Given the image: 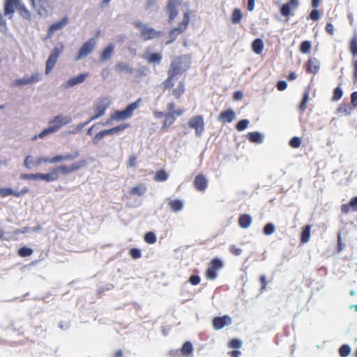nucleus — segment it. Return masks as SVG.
<instances>
[{
    "label": "nucleus",
    "instance_id": "26",
    "mask_svg": "<svg viewBox=\"0 0 357 357\" xmlns=\"http://www.w3.org/2000/svg\"><path fill=\"white\" fill-rule=\"evenodd\" d=\"M351 211H357V197L351 198L348 204L341 205V212L342 213L347 214Z\"/></svg>",
    "mask_w": 357,
    "mask_h": 357
},
{
    "label": "nucleus",
    "instance_id": "34",
    "mask_svg": "<svg viewBox=\"0 0 357 357\" xmlns=\"http://www.w3.org/2000/svg\"><path fill=\"white\" fill-rule=\"evenodd\" d=\"M310 230L311 226L310 225H305L303 227L301 236V243L305 244L309 241L310 238Z\"/></svg>",
    "mask_w": 357,
    "mask_h": 357
},
{
    "label": "nucleus",
    "instance_id": "30",
    "mask_svg": "<svg viewBox=\"0 0 357 357\" xmlns=\"http://www.w3.org/2000/svg\"><path fill=\"white\" fill-rule=\"evenodd\" d=\"M114 70L117 73H125L127 74H132L134 69L127 63L119 62L114 66Z\"/></svg>",
    "mask_w": 357,
    "mask_h": 357
},
{
    "label": "nucleus",
    "instance_id": "57",
    "mask_svg": "<svg viewBox=\"0 0 357 357\" xmlns=\"http://www.w3.org/2000/svg\"><path fill=\"white\" fill-rule=\"evenodd\" d=\"M200 280H201V279H200L199 276L197 275H191L188 279L189 282L192 285H197L198 284H199Z\"/></svg>",
    "mask_w": 357,
    "mask_h": 357
},
{
    "label": "nucleus",
    "instance_id": "35",
    "mask_svg": "<svg viewBox=\"0 0 357 357\" xmlns=\"http://www.w3.org/2000/svg\"><path fill=\"white\" fill-rule=\"evenodd\" d=\"M168 204H169L171 210L174 212H178V211H181L183 207V202L180 199L170 200Z\"/></svg>",
    "mask_w": 357,
    "mask_h": 357
},
{
    "label": "nucleus",
    "instance_id": "45",
    "mask_svg": "<svg viewBox=\"0 0 357 357\" xmlns=\"http://www.w3.org/2000/svg\"><path fill=\"white\" fill-rule=\"evenodd\" d=\"M33 253V250L29 248L22 247L20 248L17 251V254L19 256L22 257H26L31 255Z\"/></svg>",
    "mask_w": 357,
    "mask_h": 357
},
{
    "label": "nucleus",
    "instance_id": "56",
    "mask_svg": "<svg viewBox=\"0 0 357 357\" xmlns=\"http://www.w3.org/2000/svg\"><path fill=\"white\" fill-rule=\"evenodd\" d=\"M320 17V12L317 9L314 8L310 13L309 18L313 21H317Z\"/></svg>",
    "mask_w": 357,
    "mask_h": 357
},
{
    "label": "nucleus",
    "instance_id": "24",
    "mask_svg": "<svg viewBox=\"0 0 357 357\" xmlns=\"http://www.w3.org/2000/svg\"><path fill=\"white\" fill-rule=\"evenodd\" d=\"M307 74L316 75L319 70V61L316 58H310L305 64Z\"/></svg>",
    "mask_w": 357,
    "mask_h": 357
},
{
    "label": "nucleus",
    "instance_id": "33",
    "mask_svg": "<svg viewBox=\"0 0 357 357\" xmlns=\"http://www.w3.org/2000/svg\"><path fill=\"white\" fill-rule=\"evenodd\" d=\"M264 47V44L263 40L261 38L255 39L252 44V51L257 54H260L263 52Z\"/></svg>",
    "mask_w": 357,
    "mask_h": 357
},
{
    "label": "nucleus",
    "instance_id": "25",
    "mask_svg": "<svg viewBox=\"0 0 357 357\" xmlns=\"http://www.w3.org/2000/svg\"><path fill=\"white\" fill-rule=\"evenodd\" d=\"M193 184L197 190L204 191L207 188L208 182L206 177L199 174L195 176Z\"/></svg>",
    "mask_w": 357,
    "mask_h": 357
},
{
    "label": "nucleus",
    "instance_id": "49",
    "mask_svg": "<svg viewBox=\"0 0 357 357\" xmlns=\"http://www.w3.org/2000/svg\"><path fill=\"white\" fill-rule=\"evenodd\" d=\"M248 124H249V121L247 120V119H243V120H241L239 121L236 126V128L238 131H243L244 130L245 128H248Z\"/></svg>",
    "mask_w": 357,
    "mask_h": 357
},
{
    "label": "nucleus",
    "instance_id": "48",
    "mask_svg": "<svg viewBox=\"0 0 357 357\" xmlns=\"http://www.w3.org/2000/svg\"><path fill=\"white\" fill-rule=\"evenodd\" d=\"M165 119L162 126V130H165L167 128L170 126L172 124L174 123V122L175 121L174 119H172V117L170 116V114L169 113L165 114Z\"/></svg>",
    "mask_w": 357,
    "mask_h": 357
},
{
    "label": "nucleus",
    "instance_id": "42",
    "mask_svg": "<svg viewBox=\"0 0 357 357\" xmlns=\"http://www.w3.org/2000/svg\"><path fill=\"white\" fill-rule=\"evenodd\" d=\"M192 349H193V348H192V345L191 342H185L183 344L181 351L183 355L188 356L192 353Z\"/></svg>",
    "mask_w": 357,
    "mask_h": 357
},
{
    "label": "nucleus",
    "instance_id": "14",
    "mask_svg": "<svg viewBox=\"0 0 357 357\" xmlns=\"http://www.w3.org/2000/svg\"><path fill=\"white\" fill-rule=\"evenodd\" d=\"M96 45V41L94 38H90L80 47L77 54L75 56V60L79 61L82 58L87 56L94 50Z\"/></svg>",
    "mask_w": 357,
    "mask_h": 357
},
{
    "label": "nucleus",
    "instance_id": "4",
    "mask_svg": "<svg viewBox=\"0 0 357 357\" xmlns=\"http://www.w3.org/2000/svg\"><path fill=\"white\" fill-rule=\"evenodd\" d=\"M171 86H167L165 80L162 82L163 90L168 91L169 95L175 99H179L185 91V86L183 81L174 78Z\"/></svg>",
    "mask_w": 357,
    "mask_h": 357
},
{
    "label": "nucleus",
    "instance_id": "39",
    "mask_svg": "<svg viewBox=\"0 0 357 357\" xmlns=\"http://www.w3.org/2000/svg\"><path fill=\"white\" fill-rule=\"evenodd\" d=\"M145 190V186L143 184H140L132 188L130 190V194L132 195L142 196L144 194Z\"/></svg>",
    "mask_w": 357,
    "mask_h": 357
},
{
    "label": "nucleus",
    "instance_id": "51",
    "mask_svg": "<svg viewBox=\"0 0 357 357\" xmlns=\"http://www.w3.org/2000/svg\"><path fill=\"white\" fill-rule=\"evenodd\" d=\"M343 95V92L342 89L340 86L336 87L333 90V100L337 101L339 100Z\"/></svg>",
    "mask_w": 357,
    "mask_h": 357
},
{
    "label": "nucleus",
    "instance_id": "58",
    "mask_svg": "<svg viewBox=\"0 0 357 357\" xmlns=\"http://www.w3.org/2000/svg\"><path fill=\"white\" fill-rule=\"evenodd\" d=\"M259 281L261 282L260 291L263 292L266 290L267 286V281L265 275H262L259 277Z\"/></svg>",
    "mask_w": 357,
    "mask_h": 357
},
{
    "label": "nucleus",
    "instance_id": "55",
    "mask_svg": "<svg viewBox=\"0 0 357 357\" xmlns=\"http://www.w3.org/2000/svg\"><path fill=\"white\" fill-rule=\"evenodd\" d=\"M242 345V342L238 339H233L229 343V347L234 349H239Z\"/></svg>",
    "mask_w": 357,
    "mask_h": 357
},
{
    "label": "nucleus",
    "instance_id": "40",
    "mask_svg": "<svg viewBox=\"0 0 357 357\" xmlns=\"http://www.w3.org/2000/svg\"><path fill=\"white\" fill-rule=\"evenodd\" d=\"M146 61L150 63H160L162 59V56L159 53H152L145 57Z\"/></svg>",
    "mask_w": 357,
    "mask_h": 357
},
{
    "label": "nucleus",
    "instance_id": "54",
    "mask_svg": "<svg viewBox=\"0 0 357 357\" xmlns=\"http://www.w3.org/2000/svg\"><path fill=\"white\" fill-rule=\"evenodd\" d=\"M146 75V68L142 67L136 71L135 80L139 81V79Z\"/></svg>",
    "mask_w": 357,
    "mask_h": 357
},
{
    "label": "nucleus",
    "instance_id": "20",
    "mask_svg": "<svg viewBox=\"0 0 357 357\" xmlns=\"http://www.w3.org/2000/svg\"><path fill=\"white\" fill-rule=\"evenodd\" d=\"M29 191V188L25 187L22 188L20 191L16 192L12 190L10 188H0V196L2 197H6L10 195L15 196L16 197H20Z\"/></svg>",
    "mask_w": 357,
    "mask_h": 357
},
{
    "label": "nucleus",
    "instance_id": "15",
    "mask_svg": "<svg viewBox=\"0 0 357 357\" xmlns=\"http://www.w3.org/2000/svg\"><path fill=\"white\" fill-rule=\"evenodd\" d=\"M62 52V46L61 47H55L51 52V54L45 63V73L47 75L49 74L52 70V68L54 67V65L56 63L58 58L59 57Z\"/></svg>",
    "mask_w": 357,
    "mask_h": 357
},
{
    "label": "nucleus",
    "instance_id": "16",
    "mask_svg": "<svg viewBox=\"0 0 357 357\" xmlns=\"http://www.w3.org/2000/svg\"><path fill=\"white\" fill-rule=\"evenodd\" d=\"M32 7L37 10L40 15H45L50 7L49 0H29Z\"/></svg>",
    "mask_w": 357,
    "mask_h": 357
},
{
    "label": "nucleus",
    "instance_id": "44",
    "mask_svg": "<svg viewBox=\"0 0 357 357\" xmlns=\"http://www.w3.org/2000/svg\"><path fill=\"white\" fill-rule=\"evenodd\" d=\"M40 158H38L37 160H33V157L31 155H27L24 161V165L26 169H30L31 166H38V165L35 164Z\"/></svg>",
    "mask_w": 357,
    "mask_h": 357
},
{
    "label": "nucleus",
    "instance_id": "9",
    "mask_svg": "<svg viewBox=\"0 0 357 357\" xmlns=\"http://www.w3.org/2000/svg\"><path fill=\"white\" fill-rule=\"evenodd\" d=\"M130 127L128 123H123L110 129L103 130L98 132L93 137V144H98L105 136L116 134Z\"/></svg>",
    "mask_w": 357,
    "mask_h": 357
},
{
    "label": "nucleus",
    "instance_id": "19",
    "mask_svg": "<svg viewBox=\"0 0 357 357\" xmlns=\"http://www.w3.org/2000/svg\"><path fill=\"white\" fill-rule=\"evenodd\" d=\"M20 0H6L4 3V15L8 16L9 19L13 17L15 10L20 6Z\"/></svg>",
    "mask_w": 357,
    "mask_h": 357
},
{
    "label": "nucleus",
    "instance_id": "22",
    "mask_svg": "<svg viewBox=\"0 0 357 357\" xmlns=\"http://www.w3.org/2000/svg\"><path fill=\"white\" fill-rule=\"evenodd\" d=\"M68 23V18L65 16L61 20L51 24L47 31V37H51L55 31L61 30Z\"/></svg>",
    "mask_w": 357,
    "mask_h": 357
},
{
    "label": "nucleus",
    "instance_id": "64",
    "mask_svg": "<svg viewBox=\"0 0 357 357\" xmlns=\"http://www.w3.org/2000/svg\"><path fill=\"white\" fill-rule=\"evenodd\" d=\"M351 102L354 107H357V91L353 92L351 93Z\"/></svg>",
    "mask_w": 357,
    "mask_h": 357
},
{
    "label": "nucleus",
    "instance_id": "28",
    "mask_svg": "<svg viewBox=\"0 0 357 357\" xmlns=\"http://www.w3.org/2000/svg\"><path fill=\"white\" fill-rule=\"evenodd\" d=\"M89 76V73H82L77 76L69 79L66 84V87H73L76 84H81L85 81Z\"/></svg>",
    "mask_w": 357,
    "mask_h": 357
},
{
    "label": "nucleus",
    "instance_id": "3",
    "mask_svg": "<svg viewBox=\"0 0 357 357\" xmlns=\"http://www.w3.org/2000/svg\"><path fill=\"white\" fill-rule=\"evenodd\" d=\"M71 122V117L69 116L58 115L53 119L50 120L49 123L50 126L44 129L38 135L35 136L33 139L43 138L45 136L56 132L62 126Z\"/></svg>",
    "mask_w": 357,
    "mask_h": 357
},
{
    "label": "nucleus",
    "instance_id": "63",
    "mask_svg": "<svg viewBox=\"0 0 357 357\" xmlns=\"http://www.w3.org/2000/svg\"><path fill=\"white\" fill-rule=\"evenodd\" d=\"M137 158L135 155H130L128 158V165L130 167H134L136 165Z\"/></svg>",
    "mask_w": 357,
    "mask_h": 357
},
{
    "label": "nucleus",
    "instance_id": "43",
    "mask_svg": "<svg viewBox=\"0 0 357 357\" xmlns=\"http://www.w3.org/2000/svg\"><path fill=\"white\" fill-rule=\"evenodd\" d=\"M144 241L149 244H153L156 242V236L153 231H149L144 235Z\"/></svg>",
    "mask_w": 357,
    "mask_h": 357
},
{
    "label": "nucleus",
    "instance_id": "10",
    "mask_svg": "<svg viewBox=\"0 0 357 357\" xmlns=\"http://www.w3.org/2000/svg\"><path fill=\"white\" fill-rule=\"evenodd\" d=\"M109 107V103L106 102L105 100H100L98 102L94 105V113L91 116L89 121L81 124L82 127L86 126L91 121L100 118L103 116L105 113L106 109Z\"/></svg>",
    "mask_w": 357,
    "mask_h": 357
},
{
    "label": "nucleus",
    "instance_id": "36",
    "mask_svg": "<svg viewBox=\"0 0 357 357\" xmlns=\"http://www.w3.org/2000/svg\"><path fill=\"white\" fill-rule=\"evenodd\" d=\"M243 18V14L241 9L236 8L233 10L231 14V22L233 24H238Z\"/></svg>",
    "mask_w": 357,
    "mask_h": 357
},
{
    "label": "nucleus",
    "instance_id": "13",
    "mask_svg": "<svg viewBox=\"0 0 357 357\" xmlns=\"http://www.w3.org/2000/svg\"><path fill=\"white\" fill-rule=\"evenodd\" d=\"M181 0H168L165 10L168 15V22L172 24L178 14V7L181 5Z\"/></svg>",
    "mask_w": 357,
    "mask_h": 357
},
{
    "label": "nucleus",
    "instance_id": "59",
    "mask_svg": "<svg viewBox=\"0 0 357 357\" xmlns=\"http://www.w3.org/2000/svg\"><path fill=\"white\" fill-rule=\"evenodd\" d=\"M229 251L236 256H238L242 253V250L241 248H236V245H232L229 247Z\"/></svg>",
    "mask_w": 357,
    "mask_h": 357
},
{
    "label": "nucleus",
    "instance_id": "23",
    "mask_svg": "<svg viewBox=\"0 0 357 357\" xmlns=\"http://www.w3.org/2000/svg\"><path fill=\"white\" fill-rule=\"evenodd\" d=\"M349 50L354 56H357V36H354L351 38ZM353 76L354 81L357 82V60L354 62Z\"/></svg>",
    "mask_w": 357,
    "mask_h": 357
},
{
    "label": "nucleus",
    "instance_id": "18",
    "mask_svg": "<svg viewBox=\"0 0 357 357\" xmlns=\"http://www.w3.org/2000/svg\"><path fill=\"white\" fill-rule=\"evenodd\" d=\"M298 6V0H289L288 2L282 6L280 10V13L282 16L289 17L291 14V11L297 9Z\"/></svg>",
    "mask_w": 357,
    "mask_h": 357
},
{
    "label": "nucleus",
    "instance_id": "52",
    "mask_svg": "<svg viewBox=\"0 0 357 357\" xmlns=\"http://www.w3.org/2000/svg\"><path fill=\"white\" fill-rule=\"evenodd\" d=\"M129 254L134 259H139L142 257L141 250L137 248H131L129 251Z\"/></svg>",
    "mask_w": 357,
    "mask_h": 357
},
{
    "label": "nucleus",
    "instance_id": "2",
    "mask_svg": "<svg viewBox=\"0 0 357 357\" xmlns=\"http://www.w3.org/2000/svg\"><path fill=\"white\" fill-rule=\"evenodd\" d=\"M86 164V160H82L69 166L61 165L56 167L53 168L50 173L44 174V181L46 182L57 181L59 178V174L67 175L71 172L79 169L80 168L85 166Z\"/></svg>",
    "mask_w": 357,
    "mask_h": 357
},
{
    "label": "nucleus",
    "instance_id": "1",
    "mask_svg": "<svg viewBox=\"0 0 357 357\" xmlns=\"http://www.w3.org/2000/svg\"><path fill=\"white\" fill-rule=\"evenodd\" d=\"M190 67V61L187 56H180L176 58L170 64L167 72V77L165 79L167 86H171L174 78L181 75Z\"/></svg>",
    "mask_w": 357,
    "mask_h": 357
},
{
    "label": "nucleus",
    "instance_id": "53",
    "mask_svg": "<svg viewBox=\"0 0 357 357\" xmlns=\"http://www.w3.org/2000/svg\"><path fill=\"white\" fill-rule=\"evenodd\" d=\"M301 144V140L298 137H294L289 142V145L292 148H298Z\"/></svg>",
    "mask_w": 357,
    "mask_h": 357
},
{
    "label": "nucleus",
    "instance_id": "29",
    "mask_svg": "<svg viewBox=\"0 0 357 357\" xmlns=\"http://www.w3.org/2000/svg\"><path fill=\"white\" fill-rule=\"evenodd\" d=\"M114 50V45L113 43L108 44L102 51L100 56V61H105L109 60Z\"/></svg>",
    "mask_w": 357,
    "mask_h": 357
},
{
    "label": "nucleus",
    "instance_id": "21",
    "mask_svg": "<svg viewBox=\"0 0 357 357\" xmlns=\"http://www.w3.org/2000/svg\"><path fill=\"white\" fill-rule=\"evenodd\" d=\"M213 326L215 330H220L225 326L231 324V319L227 315L222 317H215L213 319Z\"/></svg>",
    "mask_w": 357,
    "mask_h": 357
},
{
    "label": "nucleus",
    "instance_id": "61",
    "mask_svg": "<svg viewBox=\"0 0 357 357\" xmlns=\"http://www.w3.org/2000/svg\"><path fill=\"white\" fill-rule=\"evenodd\" d=\"M276 86L278 91H282L287 89V84L285 81H279Z\"/></svg>",
    "mask_w": 357,
    "mask_h": 357
},
{
    "label": "nucleus",
    "instance_id": "5",
    "mask_svg": "<svg viewBox=\"0 0 357 357\" xmlns=\"http://www.w3.org/2000/svg\"><path fill=\"white\" fill-rule=\"evenodd\" d=\"M189 21L190 13L189 11H186L183 13V20L178 23L177 27L173 28L169 31V39L166 42L167 45L173 43L176 39L178 36L183 33L187 29Z\"/></svg>",
    "mask_w": 357,
    "mask_h": 357
},
{
    "label": "nucleus",
    "instance_id": "46",
    "mask_svg": "<svg viewBox=\"0 0 357 357\" xmlns=\"http://www.w3.org/2000/svg\"><path fill=\"white\" fill-rule=\"evenodd\" d=\"M311 43L308 40H305L301 43L300 46V51L303 54L310 53L311 50Z\"/></svg>",
    "mask_w": 357,
    "mask_h": 357
},
{
    "label": "nucleus",
    "instance_id": "60",
    "mask_svg": "<svg viewBox=\"0 0 357 357\" xmlns=\"http://www.w3.org/2000/svg\"><path fill=\"white\" fill-rule=\"evenodd\" d=\"M184 110L183 109H178L172 112H169V114H170V116L172 117V119H176V117L181 116Z\"/></svg>",
    "mask_w": 357,
    "mask_h": 357
},
{
    "label": "nucleus",
    "instance_id": "31",
    "mask_svg": "<svg viewBox=\"0 0 357 357\" xmlns=\"http://www.w3.org/2000/svg\"><path fill=\"white\" fill-rule=\"evenodd\" d=\"M252 219L248 214L241 215L238 218V225L241 228L246 229L252 224Z\"/></svg>",
    "mask_w": 357,
    "mask_h": 357
},
{
    "label": "nucleus",
    "instance_id": "7",
    "mask_svg": "<svg viewBox=\"0 0 357 357\" xmlns=\"http://www.w3.org/2000/svg\"><path fill=\"white\" fill-rule=\"evenodd\" d=\"M134 25L136 28L139 29L140 37L144 40H149L153 38H157L162 35L161 31H156L152 27H149L140 21L135 22Z\"/></svg>",
    "mask_w": 357,
    "mask_h": 357
},
{
    "label": "nucleus",
    "instance_id": "6",
    "mask_svg": "<svg viewBox=\"0 0 357 357\" xmlns=\"http://www.w3.org/2000/svg\"><path fill=\"white\" fill-rule=\"evenodd\" d=\"M142 102L141 98H138L136 101L128 105L126 108L122 111H115L114 114L111 116V119L107 121V124L109 123V121L112 119L116 120H125L132 116L134 110H135Z\"/></svg>",
    "mask_w": 357,
    "mask_h": 357
},
{
    "label": "nucleus",
    "instance_id": "32",
    "mask_svg": "<svg viewBox=\"0 0 357 357\" xmlns=\"http://www.w3.org/2000/svg\"><path fill=\"white\" fill-rule=\"evenodd\" d=\"M309 99L310 89H306L303 93L302 100L298 106V109L301 113H303L305 111Z\"/></svg>",
    "mask_w": 357,
    "mask_h": 357
},
{
    "label": "nucleus",
    "instance_id": "12",
    "mask_svg": "<svg viewBox=\"0 0 357 357\" xmlns=\"http://www.w3.org/2000/svg\"><path fill=\"white\" fill-rule=\"evenodd\" d=\"M188 126L190 128L195 130V134L197 136H201L204 130V120L202 115H197L192 117L188 122Z\"/></svg>",
    "mask_w": 357,
    "mask_h": 357
},
{
    "label": "nucleus",
    "instance_id": "27",
    "mask_svg": "<svg viewBox=\"0 0 357 357\" xmlns=\"http://www.w3.org/2000/svg\"><path fill=\"white\" fill-rule=\"evenodd\" d=\"M235 112L231 109L222 111L218 116V121L222 123H231L235 118Z\"/></svg>",
    "mask_w": 357,
    "mask_h": 357
},
{
    "label": "nucleus",
    "instance_id": "50",
    "mask_svg": "<svg viewBox=\"0 0 357 357\" xmlns=\"http://www.w3.org/2000/svg\"><path fill=\"white\" fill-rule=\"evenodd\" d=\"M275 231V226L273 223H268L264 227V234L269 236L273 234Z\"/></svg>",
    "mask_w": 357,
    "mask_h": 357
},
{
    "label": "nucleus",
    "instance_id": "41",
    "mask_svg": "<svg viewBox=\"0 0 357 357\" xmlns=\"http://www.w3.org/2000/svg\"><path fill=\"white\" fill-rule=\"evenodd\" d=\"M167 178L168 174H167V172L163 169H160L156 172L154 176V180L155 181L161 182L165 181L167 179Z\"/></svg>",
    "mask_w": 357,
    "mask_h": 357
},
{
    "label": "nucleus",
    "instance_id": "11",
    "mask_svg": "<svg viewBox=\"0 0 357 357\" xmlns=\"http://www.w3.org/2000/svg\"><path fill=\"white\" fill-rule=\"evenodd\" d=\"M79 155V151H75L73 153H67L63 155H56L51 158H40L35 164L40 165L42 162L57 163L62 161L73 160Z\"/></svg>",
    "mask_w": 357,
    "mask_h": 357
},
{
    "label": "nucleus",
    "instance_id": "8",
    "mask_svg": "<svg viewBox=\"0 0 357 357\" xmlns=\"http://www.w3.org/2000/svg\"><path fill=\"white\" fill-rule=\"evenodd\" d=\"M223 267V263L218 258L213 259L208 264V268L205 272L206 279L213 280L218 276V271Z\"/></svg>",
    "mask_w": 357,
    "mask_h": 357
},
{
    "label": "nucleus",
    "instance_id": "47",
    "mask_svg": "<svg viewBox=\"0 0 357 357\" xmlns=\"http://www.w3.org/2000/svg\"><path fill=\"white\" fill-rule=\"evenodd\" d=\"M351 349L349 345L343 344L339 349V354L341 357H346L349 355Z\"/></svg>",
    "mask_w": 357,
    "mask_h": 357
},
{
    "label": "nucleus",
    "instance_id": "17",
    "mask_svg": "<svg viewBox=\"0 0 357 357\" xmlns=\"http://www.w3.org/2000/svg\"><path fill=\"white\" fill-rule=\"evenodd\" d=\"M40 79V75L39 73H33L29 77H24L21 79H15L12 82V86L14 87L22 86L28 84H32L38 82Z\"/></svg>",
    "mask_w": 357,
    "mask_h": 357
},
{
    "label": "nucleus",
    "instance_id": "62",
    "mask_svg": "<svg viewBox=\"0 0 357 357\" xmlns=\"http://www.w3.org/2000/svg\"><path fill=\"white\" fill-rule=\"evenodd\" d=\"M326 31L330 35L334 34V26L331 22H327L326 24Z\"/></svg>",
    "mask_w": 357,
    "mask_h": 357
},
{
    "label": "nucleus",
    "instance_id": "38",
    "mask_svg": "<svg viewBox=\"0 0 357 357\" xmlns=\"http://www.w3.org/2000/svg\"><path fill=\"white\" fill-rule=\"evenodd\" d=\"M17 10L24 18L29 20L31 18V13L29 10L26 8L25 5L20 1V6H18Z\"/></svg>",
    "mask_w": 357,
    "mask_h": 357
},
{
    "label": "nucleus",
    "instance_id": "37",
    "mask_svg": "<svg viewBox=\"0 0 357 357\" xmlns=\"http://www.w3.org/2000/svg\"><path fill=\"white\" fill-rule=\"evenodd\" d=\"M247 137L249 141L251 142L261 143L263 141L261 135L258 132H249Z\"/></svg>",
    "mask_w": 357,
    "mask_h": 357
}]
</instances>
